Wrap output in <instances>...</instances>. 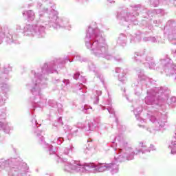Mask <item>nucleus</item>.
<instances>
[{
  "mask_svg": "<svg viewBox=\"0 0 176 176\" xmlns=\"http://www.w3.org/2000/svg\"><path fill=\"white\" fill-rule=\"evenodd\" d=\"M68 61L72 63L73 60H71L68 56L64 59H55L51 62L44 63L41 68L32 71V75H33L32 82L26 85L28 89H30L32 93L31 100L33 101L34 108L31 110L32 113L35 111V108H43L45 104H46L47 100L42 94V89L47 87V75L58 74L57 69L63 68Z\"/></svg>",
  "mask_w": 176,
  "mask_h": 176,
  "instance_id": "obj_1",
  "label": "nucleus"
},
{
  "mask_svg": "<svg viewBox=\"0 0 176 176\" xmlns=\"http://www.w3.org/2000/svg\"><path fill=\"white\" fill-rule=\"evenodd\" d=\"M56 6L50 2L38 11L39 19L36 20L34 24H27L23 28V35L25 36H36L37 38H45L46 36V25L50 28L58 30L65 28L71 30V24L68 18H58V12L54 10Z\"/></svg>",
  "mask_w": 176,
  "mask_h": 176,
  "instance_id": "obj_2",
  "label": "nucleus"
},
{
  "mask_svg": "<svg viewBox=\"0 0 176 176\" xmlns=\"http://www.w3.org/2000/svg\"><path fill=\"white\" fill-rule=\"evenodd\" d=\"M75 152V147L71 144L69 147H66L63 149V153L60 155H56L58 162H63L65 164L64 171L66 173H79V174H86L87 173H92L97 174V173H104L108 170L110 173L118 174L119 173V165L116 163H89L82 164L80 161H72V162H67V158H64V155L71 157Z\"/></svg>",
  "mask_w": 176,
  "mask_h": 176,
  "instance_id": "obj_3",
  "label": "nucleus"
},
{
  "mask_svg": "<svg viewBox=\"0 0 176 176\" xmlns=\"http://www.w3.org/2000/svg\"><path fill=\"white\" fill-rule=\"evenodd\" d=\"M87 49L91 50L96 57H102L106 60H112L113 56L109 54L108 44L104 36V32L97 28V23L91 24L87 30L85 38Z\"/></svg>",
  "mask_w": 176,
  "mask_h": 176,
  "instance_id": "obj_4",
  "label": "nucleus"
},
{
  "mask_svg": "<svg viewBox=\"0 0 176 176\" xmlns=\"http://www.w3.org/2000/svg\"><path fill=\"white\" fill-rule=\"evenodd\" d=\"M111 146L114 148L116 152L114 160L117 162V163L125 162V160H133L135 155H140V153L145 155L151 152L146 142H140L139 146L141 149L135 148L134 151L131 147L127 146V142L124 141V139L120 136L114 138Z\"/></svg>",
  "mask_w": 176,
  "mask_h": 176,
  "instance_id": "obj_5",
  "label": "nucleus"
},
{
  "mask_svg": "<svg viewBox=\"0 0 176 176\" xmlns=\"http://www.w3.org/2000/svg\"><path fill=\"white\" fill-rule=\"evenodd\" d=\"M149 108L151 107L144 105L136 107L133 109L134 115L138 121V125L139 127L146 129L147 131L152 133V129L148 126V125H145V120L138 117V115L142 112V109H144L145 111H148L147 119H148L155 126L153 130L160 131L162 129H164V126H166V124L167 123V113H162L157 111H152L148 110Z\"/></svg>",
  "mask_w": 176,
  "mask_h": 176,
  "instance_id": "obj_6",
  "label": "nucleus"
},
{
  "mask_svg": "<svg viewBox=\"0 0 176 176\" xmlns=\"http://www.w3.org/2000/svg\"><path fill=\"white\" fill-rule=\"evenodd\" d=\"M8 176H30V168L28 165L21 160L20 157H11L8 160L1 158L0 160L1 170H8Z\"/></svg>",
  "mask_w": 176,
  "mask_h": 176,
  "instance_id": "obj_7",
  "label": "nucleus"
},
{
  "mask_svg": "<svg viewBox=\"0 0 176 176\" xmlns=\"http://www.w3.org/2000/svg\"><path fill=\"white\" fill-rule=\"evenodd\" d=\"M141 5L131 4L128 8H119L117 11L116 19L121 25H129L133 23L135 25L138 24V10H141Z\"/></svg>",
  "mask_w": 176,
  "mask_h": 176,
  "instance_id": "obj_8",
  "label": "nucleus"
},
{
  "mask_svg": "<svg viewBox=\"0 0 176 176\" xmlns=\"http://www.w3.org/2000/svg\"><path fill=\"white\" fill-rule=\"evenodd\" d=\"M147 96L144 98V102L146 105L153 108L155 105L162 107V102H164L163 98V87H153L147 90Z\"/></svg>",
  "mask_w": 176,
  "mask_h": 176,
  "instance_id": "obj_9",
  "label": "nucleus"
},
{
  "mask_svg": "<svg viewBox=\"0 0 176 176\" xmlns=\"http://www.w3.org/2000/svg\"><path fill=\"white\" fill-rule=\"evenodd\" d=\"M3 78L0 77V107L5 104V101L8 100L6 94L10 91V85L6 82H1ZM0 119H6V109L0 110Z\"/></svg>",
  "mask_w": 176,
  "mask_h": 176,
  "instance_id": "obj_10",
  "label": "nucleus"
},
{
  "mask_svg": "<svg viewBox=\"0 0 176 176\" xmlns=\"http://www.w3.org/2000/svg\"><path fill=\"white\" fill-rule=\"evenodd\" d=\"M137 74L138 76L139 82L135 89V94L138 97H140L142 94V91L144 89H147L148 86L152 83V79L145 76L142 69H137Z\"/></svg>",
  "mask_w": 176,
  "mask_h": 176,
  "instance_id": "obj_11",
  "label": "nucleus"
},
{
  "mask_svg": "<svg viewBox=\"0 0 176 176\" xmlns=\"http://www.w3.org/2000/svg\"><path fill=\"white\" fill-rule=\"evenodd\" d=\"M144 56H145V50L140 52H136L133 58L138 64L142 63L150 69H155L156 64L155 63L153 58L152 56H146V58H145Z\"/></svg>",
  "mask_w": 176,
  "mask_h": 176,
  "instance_id": "obj_12",
  "label": "nucleus"
},
{
  "mask_svg": "<svg viewBox=\"0 0 176 176\" xmlns=\"http://www.w3.org/2000/svg\"><path fill=\"white\" fill-rule=\"evenodd\" d=\"M164 34L167 35L168 38L173 45H176V23L173 21L166 23V25L164 29Z\"/></svg>",
  "mask_w": 176,
  "mask_h": 176,
  "instance_id": "obj_13",
  "label": "nucleus"
},
{
  "mask_svg": "<svg viewBox=\"0 0 176 176\" xmlns=\"http://www.w3.org/2000/svg\"><path fill=\"white\" fill-rule=\"evenodd\" d=\"M99 126H100V118L98 117L94 118L93 120L88 122V126H86L82 124V123H78L77 124V126L78 128L82 129L85 131H96V130L98 129Z\"/></svg>",
  "mask_w": 176,
  "mask_h": 176,
  "instance_id": "obj_14",
  "label": "nucleus"
},
{
  "mask_svg": "<svg viewBox=\"0 0 176 176\" xmlns=\"http://www.w3.org/2000/svg\"><path fill=\"white\" fill-rule=\"evenodd\" d=\"M164 93H163V96H161V98H162V100H164V102H162V105L161 108H163V107H164V103L166 102V104L168 105V107H170V108H175L176 107V97L175 96H173L171 98H167V96L164 97V90H163Z\"/></svg>",
  "mask_w": 176,
  "mask_h": 176,
  "instance_id": "obj_15",
  "label": "nucleus"
},
{
  "mask_svg": "<svg viewBox=\"0 0 176 176\" xmlns=\"http://www.w3.org/2000/svg\"><path fill=\"white\" fill-rule=\"evenodd\" d=\"M0 130H3V131H4V133L6 134H9V133L13 130V126L12 124H10V123L0 121Z\"/></svg>",
  "mask_w": 176,
  "mask_h": 176,
  "instance_id": "obj_16",
  "label": "nucleus"
},
{
  "mask_svg": "<svg viewBox=\"0 0 176 176\" xmlns=\"http://www.w3.org/2000/svg\"><path fill=\"white\" fill-rule=\"evenodd\" d=\"M74 91L78 94V96H85V94L87 93L86 86L83 85L82 83H78L76 85Z\"/></svg>",
  "mask_w": 176,
  "mask_h": 176,
  "instance_id": "obj_17",
  "label": "nucleus"
},
{
  "mask_svg": "<svg viewBox=\"0 0 176 176\" xmlns=\"http://www.w3.org/2000/svg\"><path fill=\"white\" fill-rule=\"evenodd\" d=\"M89 68L90 71H92L93 72L96 73V76L100 79V82H102V85H104V76L101 74L98 73V71L97 70V69L96 67V65H94V63H90L89 64Z\"/></svg>",
  "mask_w": 176,
  "mask_h": 176,
  "instance_id": "obj_18",
  "label": "nucleus"
},
{
  "mask_svg": "<svg viewBox=\"0 0 176 176\" xmlns=\"http://www.w3.org/2000/svg\"><path fill=\"white\" fill-rule=\"evenodd\" d=\"M116 74H119V72H122V74L118 75V80L122 83H126L127 82V78H126V70H122L120 67L116 68Z\"/></svg>",
  "mask_w": 176,
  "mask_h": 176,
  "instance_id": "obj_19",
  "label": "nucleus"
},
{
  "mask_svg": "<svg viewBox=\"0 0 176 176\" xmlns=\"http://www.w3.org/2000/svg\"><path fill=\"white\" fill-rule=\"evenodd\" d=\"M105 104L108 105L106 109H107L109 113H110V115H113V116L115 118L116 123H118V118H116V116L115 115V110L112 107V99L108 98Z\"/></svg>",
  "mask_w": 176,
  "mask_h": 176,
  "instance_id": "obj_20",
  "label": "nucleus"
},
{
  "mask_svg": "<svg viewBox=\"0 0 176 176\" xmlns=\"http://www.w3.org/2000/svg\"><path fill=\"white\" fill-rule=\"evenodd\" d=\"M143 40L144 42H151V43H160V42H162V38L158 36H146Z\"/></svg>",
  "mask_w": 176,
  "mask_h": 176,
  "instance_id": "obj_21",
  "label": "nucleus"
},
{
  "mask_svg": "<svg viewBox=\"0 0 176 176\" xmlns=\"http://www.w3.org/2000/svg\"><path fill=\"white\" fill-rule=\"evenodd\" d=\"M72 87H71V82L68 79L63 80V84H62L63 91H65V93H70Z\"/></svg>",
  "mask_w": 176,
  "mask_h": 176,
  "instance_id": "obj_22",
  "label": "nucleus"
},
{
  "mask_svg": "<svg viewBox=\"0 0 176 176\" xmlns=\"http://www.w3.org/2000/svg\"><path fill=\"white\" fill-rule=\"evenodd\" d=\"M34 134L38 139L40 144H41L42 145H46V142H45V138H43V131H39L38 129H36L34 131Z\"/></svg>",
  "mask_w": 176,
  "mask_h": 176,
  "instance_id": "obj_23",
  "label": "nucleus"
},
{
  "mask_svg": "<svg viewBox=\"0 0 176 176\" xmlns=\"http://www.w3.org/2000/svg\"><path fill=\"white\" fill-rule=\"evenodd\" d=\"M101 94H102V92L101 91H94L93 94L91 96V100H93V102L94 104H95V105H97V104H98L99 101H100V96H101Z\"/></svg>",
  "mask_w": 176,
  "mask_h": 176,
  "instance_id": "obj_24",
  "label": "nucleus"
},
{
  "mask_svg": "<svg viewBox=\"0 0 176 176\" xmlns=\"http://www.w3.org/2000/svg\"><path fill=\"white\" fill-rule=\"evenodd\" d=\"M65 133L70 131L72 135L76 137L78 135V132L79 131L78 130V128L76 126L65 125Z\"/></svg>",
  "mask_w": 176,
  "mask_h": 176,
  "instance_id": "obj_25",
  "label": "nucleus"
},
{
  "mask_svg": "<svg viewBox=\"0 0 176 176\" xmlns=\"http://www.w3.org/2000/svg\"><path fill=\"white\" fill-rule=\"evenodd\" d=\"M23 16H27L28 21H34L35 20V12L31 10L24 11Z\"/></svg>",
  "mask_w": 176,
  "mask_h": 176,
  "instance_id": "obj_26",
  "label": "nucleus"
},
{
  "mask_svg": "<svg viewBox=\"0 0 176 176\" xmlns=\"http://www.w3.org/2000/svg\"><path fill=\"white\" fill-rule=\"evenodd\" d=\"M117 43L121 45V46H126V44L127 43V37L126 35L123 34H120L117 41Z\"/></svg>",
  "mask_w": 176,
  "mask_h": 176,
  "instance_id": "obj_27",
  "label": "nucleus"
},
{
  "mask_svg": "<svg viewBox=\"0 0 176 176\" xmlns=\"http://www.w3.org/2000/svg\"><path fill=\"white\" fill-rule=\"evenodd\" d=\"M92 109L93 108L87 104L82 107V112H84V113H87V115L91 113Z\"/></svg>",
  "mask_w": 176,
  "mask_h": 176,
  "instance_id": "obj_28",
  "label": "nucleus"
},
{
  "mask_svg": "<svg viewBox=\"0 0 176 176\" xmlns=\"http://www.w3.org/2000/svg\"><path fill=\"white\" fill-rule=\"evenodd\" d=\"M6 42L8 43V45H12V43H19V41L14 40L13 36L12 35H10V36L7 37Z\"/></svg>",
  "mask_w": 176,
  "mask_h": 176,
  "instance_id": "obj_29",
  "label": "nucleus"
},
{
  "mask_svg": "<svg viewBox=\"0 0 176 176\" xmlns=\"http://www.w3.org/2000/svg\"><path fill=\"white\" fill-rule=\"evenodd\" d=\"M47 148H48L50 155H56L57 152L56 148H53V146L51 144H47Z\"/></svg>",
  "mask_w": 176,
  "mask_h": 176,
  "instance_id": "obj_30",
  "label": "nucleus"
},
{
  "mask_svg": "<svg viewBox=\"0 0 176 176\" xmlns=\"http://www.w3.org/2000/svg\"><path fill=\"white\" fill-rule=\"evenodd\" d=\"M141 39V36L140 35H136L135 37L133 36H130V42L131 43H134V42H138Z\"/></svg>",
  "mask_w": 176,
  "mask_h": 176,
  "instance_id": "obj_31",
  "label": "nucleus"
},
{
  "mask_svg": "<svg viewBox=\"0 0 176 176\" xmlns=\"http://www.w3.org/2000/svg\"><path fill=\"white\" fill-rule=\"evenodd\" d=\"M58 103L56 102V100H50L48 101V105L49 107H51V108H57V105Z\"/></svg>",
  "mask_w": 176,
  "mask_h": 176,
  "instance_id": "obj_32",
  "label": "nucleus"
},
{
  "mask_svg": "<svg viewBox=\"0 0 176 176\" xmlns=\"http://www.w3.org/2000/svg\"><path fill=\"white\" fill-rule=\"evenodd\" d=\"M32 126L34 129H38L41 124H38V122L36 121V119L33 118L32 120Z\"/></svg>",
  "mask_w": 176,
  "mask_h": 176,
  "instance_id": "obj_33",
  "label": "nucleus"
},
{
  "mask_svg": "<svg viewBox=\"0 0 176 176\" xmlns=\"http://www.w3.org/2000/svg\"><path fill=\"white\" fill-rule=\"evenodd\" d=\"M74 58L77 61H80V63H83V61H86V58H82V56H80V55H79V54H76L74 56Z\"/></svg>",
  "mask_w": 176,
  "mask_h": 176,
  "instance_id": "obj_34",
  "label": "nucleus"
},
{
  "mask_svg": "<svg viewBox=\"0 0 176 176\" xmlns=\"http://www.w3.org/2000/svg\"><path fill=\"white\" fill-rule=\"evenodd\" d=\"M63 142H64V138L63 137H59L57 138L56 140V144L58 145H61V144H63Z\"/></svg>",
  "mask_w": 176,
  "mask_h": 176,
  "instance_id": "obj_35",
  "label": "nucleus"
},
{
  "mask_svg": "<svg viewBox=\"0 0 176 176\" xmlns=\"http://www.w3.org/2000/svg\"><path fill=\"white\" fill-rule=\"evenodd\" d=\"M56 107L58 108V113H63V104H60V103H58Z\"/></svg>",
  "mask_w": 176,
  "mask_h": 176,
  "instance_id": "obj_36",
  "label": "nucleus"
},
{
  "mask_svg": "<svg viewBox=\"0 0 176 176\" xmlns=\"http://www.w3.org/2000/svg\"><path fill=\"white\" fill-rule=\"evenodd\" d=\"M10 71H12V67H10L9 66H8V69H7V67H4V74L6 75H7V74H9V72H10Z\"/></svg>",
  "mask_w": 176,
  "mask_h": 176,
  "instance_id": "obj_37",
  "label": "nucleus"
},
{
  "mask_svg": "<svg viewBox=\"0 0 176 176\" xmlns=\"http://www.w3.org/2000/svg\"><path fill=\"white\" fill-rule=\"evenodd\" d=\"M113 59L115 60V61H117L118 63H122L123 61V59L120 58V56H115Z\"/></svg>",
  "mask_w": 176,
  "mask_h": 176,
  "instance_id": "obj_38",
  "label": "nucleus"
},
{
  "mask_svg": "<svg viewBox=\"0 0 176 176\" xmlns=\"http://www.w3.org/2000/svg\"><path fill=\"white\" fill-rule=\"evenodd\" d=\"M80 76V73L78 72H76L73 76L74 79L78 80L79 79V77Z\"/></svg>",
  "mask_w": 176,
  "mask_h": 176,
  "instance_id": "obj_39",
  "label": "nucleus"
},
{
  "mask_svg": "<svg viewBox=\"0 0 176 176\" xmlns=\"http://www.w3.org/2000/svg\"><path fill=\"white\" fill-rule=\"evenodd\" d=\"M148 149H149L150 152H151V151H156V148L155 147V146H153V144H151Z\"/></svg>",
  "mask_w": 176,
  "mask_h": 176,
  "instance_id": "obj_40",
  "label": "nucleus"
},
{
  "mask_svg": "<svg viewBox=\"0 0 176 176\" xmlns=\"http://www.w3.org/2000/svg\"><path fill=\"white\" fill-rule=\"evenodd\" d=\"M16 31L21 30V25H20L19 24L16 25Z\"/></svg>",
  "mask_w": 176,
  "mask_h": 176,
  "instance_id": "obj_41",
  "label": "nucleus"
},
{
  "mask_svg": "<svg viewBox=\"0 0 176 176\" xmlns=\"http://www.w3.org/2000/svg\"><path fill=\"white\" fill-rule=\"evenodd\" d=\"M107 5L115 3V1L113 0H107Z\"/></svg>",
  "mask_w": 176,
  "mask_h": 176,
  "instance_id": "obj_42",
  "label": "nucleus"
},
{
  "mask_svg": "<svg viewBox=\"0 0 176 176\" xmlns=\"http://www.w3.org/2000/svg\"><path fill=\"white\" fill-rule=\"evenodd\" d=\"M89 151H90V148H87L84 152L85 153H88Z\"/></svg>",
  "mask_w": 176,
  "mask_h": 176,
  "instance_id": "obj_43",
  "label": "nucleus"
},
{
  "mask_svg": "<svg viewBox=\"0 0 176 176\" xmlns=\"http://www.w3.org/2000/svg\"><path fill=\"white\" fill-rule=\"evenodd\" d=\"M155 2L156 4L154 6H157V5H159V1L155 0Z\"/></svg>",
  "mask_w": 176,
  "mask_h": 176,
  "instance_id": "obj_44",
  "label": "nucleus"
},
{
  "mask_svg": "<svg viewBox=\"0 0 176 176\" xmlns=\"http://www.w3.org/2000/svg\"><path fill=\"white\" fill-rule=\"evenodd\" d=\"M42 6V3H37V8H41Z\"/></svg>",
  "mask_w": 176,
  "mask_h": 176,
  "instance_id": "obj_45",
  "label": "nucleus"
},
{
  "mask_svg": "<svg viewBox=\"0 0 176 176\" xmlns=\"http://www.w3.org/2000/svg\"><path fill=\"white\" fill-rule=\"evenodd\" d=\"M82 83H85V82H86V80H85V78H82Z\"/></svg>",
  "mask_w": 176,
  "mask_h": 176,
  "instance_id": "obj_46",
  "label": "nucleus"
},
{
  "mask_svg": "<svg viewBox=\"0 0 176 176\" xmlns=\"http://www.w3.org/2000/svg\"><path fill=\"white\" fill-rule=\"evenodd\" d=\"M102 109L104 111V109H107V107L102 106Z\"/></svg>",
  "mask_w": 176,
  "mask_h": 176,
  "instance_id": "obj_47",
  "label": "nucleus"
},
{
  "mask_svg": "<svg viewBox=\"0 0 176 176\" xmlns=\"http://www.w3.org/2000/svg\"><path fill=\"white\" fill-rule=\"evenodd\" d=\"M58 122H59V123H61V117H60V118H59V119H58Z\"/></svg>",
  "mask_w": 176,
  "mask_h": 176,
  "instance_id": "obj_48",
  "label": "nucleus"
},
{
  "mask_svg": "<svg viewBox=\"0 0 176 176\" xmlns=\"http://www.w3.org/2000/svg\"><path fill=\"white\" fill-rule=\"evenodd\" d=\"M153 23H154V24H157V21L155 20L153 21Z\"/></svg>",
  "mask_w": 176,
  "mask_h": 176,
  "instance_id": "obj_49",
  "label": "nucleus"
},
{
  "mask_svg": "<svg viewBox=\"0 0 176 176\" xmlns=\"http://www.w3.org/2000/svg\"><path fill=\"white\" fill-rule=\"evenodd\" d=\"M56 83H58V82H60V80H56Z\"/></svg>",
  "mask_w": 176,
  "mask_h": 176,
  "instance_id": "obj_50",
  "label": "nucleus"
},
{
  "mask_svg": "<svg viewBox=\"0 0 176 176\" xmlns=\"http://www.w3.org/2000/svg\"><path fill=\"white\" fill-rule=\"evenodd\" d=\"M89 0H82V2H87Z\"/></svg>",
  "mask_w": 176,
  "mask_h": 176,
  "instance_id": "obj_51",
  "label": "nucleus"
},
{
  "mask_svg": "<svg viewBox=\"0 0 176 176\" xmlns=\"http://www.w3.org/2000/svg\"><path fill=\"white\" fill-rule=\"evenodd\" d=\"M43 2H46L47 0H41Z\"/></svg>",
  "mask_w": 176,
  "mask_h": 176,
  "instance_id": "obj_52",
  "label": "nucleus"
},
{
  "mask_svg": "<svg viewBox=\"0 0 176 176\" xmlns=\"http://www.w3.org/2000/svg\"><path fill=\"white\" fill-rule=\"evenodd\" d=\"M28 6H32V5H31V4H29V5H28Z\"/></svg>",
  "mask_w": 176,
  "mask_h": 176,
  "instance_id": "obj_53",
  "label": "nucleus"
}]
</instances>
